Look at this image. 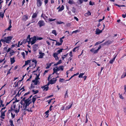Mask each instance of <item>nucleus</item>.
I'll return each instance as SVG.
<instances>
[{
	"mask_svg": "<svg viewBox=\"0 0 126 126\" xmlns=\"http://www.w3.org/2000/svg\"><path fill=\"white\" fill-rule=\"evenodd\" d=\"M26 97H24L20 102V103L24 107L27 108L28 106L32 103L31 99H26Z\"/></svg>",
	"mask_w": 126,
	"mask_h": 126,
	"instance_id": "nucleus-1",
	"label": "nucleus"
},
{
	"mask_svg": "<svg viewBox=\"0 0 126 126\" xmlns=\"http://www.w3.org/2000/svg\"><path fill=\"white\" fill-rule=\"evenodd\" d=\"M13 37L12 36H8L7 37H4V39H1L0 41L4 42L6 43H9L10 41L12 40Z\"/></svg>",
	"mask_w": 126,
	"mask_h": 126,
	"instance_id": "nucleus-2",
	"label": "nucleus"
},
{
	"mask_svg": "<svg viewBox=\"0 0 126 126\" xmlns=\"http://www.w3.org/2000/svg\"><path fill=\"white\" fill-rule=\"evenodd\" d=\"M37 37L35 36H34L32 37L31 38L32 40L31 41L30 43H31V45H32L34 44L37 41L36 39Z\"/></svg>",
	"mask_w": 126,
	"mask_h": 126,
	"instance_id": "nucleus-3",
	"label": "nucleus"
},
{
	"mask_svg": "<svg viewBox=\"0 0 126 126\" xmlns=\"http://www.w3.org/2000/svg\"><path fill=\"white\" fill-rule=\"evenodd\" d=\"M38 24L39 25L40 27L45 26V23L44 21L43 20L39 21L38 23Z\"/></svg>",
	"mask_w": 126,
	"mask_h": 126,
	"instance_id": "nucleus-4",
	"label": "nucleus"
},
{
	"mask_svg": "<svg viewBox=\"0 0 126 126\" xmlns=\"http://www.w3.org/2000/svg\"><path fill=\"white\" fill-rule=\"evenodd\" d=\"M18 110H17V109H14L13 108L12 106L10 108L11 109L10 110H11L12 111H15V112L16 113H18L19 111V109H20V105L19 104L18 105Z\"/></svg>",
	"mask_w": 126,
	"mask_h": 126,
	"instance_id": "nucleus-5",
	"label": "nucleus"
},
{
	"mask_svg": "<svg viewBox=\"0 0 126 126\" xmlns=\"http://www.w3.org/2000/svg\"><path fill=\"white\" fill-rule=\"evenodd\" d=\"M57 80V79L54 78H52V79L50 80L49 83L50 84H52L55 83Z\"/></svg>",
	"mask_w": 126,
	"mask_h": 126,
	"instance_id": "nucleus-6",
	"label": "nucleus"
},
{
	"mask_svg": "<svg viewBox=\"0 0 126 126\" xmlns=\"http://www.w3.org/2000/svg\"><path fill=\"white\" fill-rule=\"evenodd\" d=\"M2 110H0V112L1 113V115L0 117L2 118L3 119H4V117L5 116V113L6 111V110H5L4 111H2Z\"/></svg>",
	"mask_w": 126,
	"mask_h": 126,
	"instance_id": "nucleus-7",
	"label": "nucleus"
},
{
	"mask_svg": "<svg viewBox=\"0 0 126 126\" xmlns=\"http://www.w3.org/2000/svg\"><path fill=\"white\" fill-rule=\"evenodd\" d=\"M30 35H29L27 37L26 39H25L26 40V41L27 42H28L29 44L30 43L31 41V38H30Z\"/></svg>",
	"mask_w": 126,
	"mask_h": 126,
	"instance_id": "nucleus-8",
	"label": "nucleus"
},
{
	"mask_svg": "<svg viewBox=\"0 0 126 126\" xmlns=\"http://www.w3.org/2000/svg\"><path fill=\"white\" fill-rule=\"evenodd\" d=\"M103 29L101 30H100L99 29L97 28L96 29L95 32V34H99L102 32Z\"/></svg>",
	"mask_w": 126,
	"mask_h": 126,
	"instance_id": "nucleus-9",
	"label": "nucleus"
},
{
	"mask_svg": "<svg viewBox=\"0 0 126 126\" xmlns=\"http://www.w3.org/2000/svg\"><path fill=\"white\" fill-rule=\"evenodd\" d=\"M28 19V16L26 15L23 16L22 18V20L24 21H26Z\"/></svg>",
	"mask_w": 126,
	"mask_h": 126,
	"instance_id": "nucleus-10",
	"label": "nucleus"
},
{
	"mask_svg": "<svg viewBox=\"0 0 126 126\" xmlns=\"http://www.w3.org/2000/svg\"><path fill=\"white\" fill-rule=\"evenodd\" d=\"M42 4V2L41 0H37V4L38 7H39L41 6Z\"/></svg>",
	"mask_w": 126,
	"mask_h": 126,
	"instance_id": "nucleus-11",
	"label": "nucleus"
},
{
	"mask_svg": "<svg viewBox=\"0 0 126 126\" xmlns=\"http://www.w3.org/2000/svg\"><path fill=\"white\" fill-rule=\"evenodd\" d=\"M32 82L34 83H33L34 85H36L38 83L39 84L40 83V82L39 80L35 79L34 80H33L32 81Z\"/></svg>",
	"mask_w": 126,
	"mask_h": 126,
	"instance_id": "nucleus-12",
	"label": "nucleus"
},
{
	"mask_svg": "<svg viewBox=\"0 0 126 126\" xmlns=\"http://www.w3.org/2000/svg\"><path fill=\"white\" fill-rule=\"evenodd\" d=\"M64 66L63 65H61L60 66L58 67H56L57 69L58 70V71H59L60 70H61V71H63V67Z\"/></svg>",
	"mask_w": 126,
	"mask_h": 126,
	"instance_id": "nucleus-13",
	"label": "nucleus"
},
{
	"mask_svg": "<svg viewBox=\"0 0 126 126\" xmlns=\"http://www.w3.org/2000/svg\"><path fill=\"white\" fill-rule=\"evenodd\" d=\"M60 6L57 8V9H59L58 11V12H61L64 9V7L63 5L60 8Z\"/></svg>",
	"mask_w": 126,
	"mask_h": 126,
	"instance_id": "nucleus-14",
	"label": "nucleus"
},
{
	"mask_svg": "<svg viewBox=\"0 0 126 126\" xmlns=\"http://www.w3.org/2000/svg\"><path fill=\"white\" fill-rule=\"evenodd\" d=\"M38 47V45L36 44H35L33 46V50L34 51H36Z\"/></svg>",
	"mask_w": 126,
	"mask_h": 126,
	"instance_id": "nucleus-15",
	"label": "nucleus"
},
{
	"mask_svg": "<svg viewBox=\"0 0 126 126\" xmlns=\"http://www.w3.org/2000/svg\"><path fill=\"white\" fill-rule=\"evenodd\" d=\"M47 85H45L44 86H42L41 87V88L43 89V91H47L48 90L49 87L48 86H47Z\"/></svg>",
	"mask_w": 126,
	"mask_h": 126,
	"instance_id": "nucleus-16",
	"label": "nucleus"
},
{
	"mask_svg": "<svg viewBox=\"0 0 126 126\" xmlns=\"http://www.w3.org/2000/svg\"><path fill=\"white\" fill-rule=\"evenodd\" d=\"M58 53H53V56L55 58V60H58L59 59V58L57 56Z\"/></svg>",
	"mask_w": 126,
	"mask_h": 126,
	"instance_id": "nucleus-17",
	"label": "nucleus"
},
{
	"mask_svg": "<svg viewBox=\"0 0 126 126\" xmlns=\"http://www.w3.org/2000/svg\"><path fill=\"white\" fill-rule=\"evenodd\" d=\"M10 60L11 64H12L14 63L15 61L14 57L13 58H10Z\"/></svg>",
	"mask_w": 126,
	"mask_h": 126,
	"instance_id": "nucleus-18",
	"label": "nucleus"
},
{
	"mask_svg": "<svg viewBox=\"0 0 126 126\" xmlns=\"http://www.w3.org/2000/svg\"><path fill=\"white\" fill-rule=\"evenodd\" d=\"M116 56L114 57L112 59H111L109 61V63L110 64H112L116 58Z\"/></svg>",
	"mask_w": 126,
	"mask_h": 126,
	"instance_id": "nucleus-19",
	"label": "nucleus"
},
{
	"mask_svg": "<svg viewBox=\"0 0 126 126\" xmlns=\"http://www.w3.org/2000/svg\"><path fill=\"white\" fill-rule=\"evenodd\" d=\"M31 60H28L27 61H25V65H23V66L24 67L26 65H28L29 63H31Z\"/></svg>",
	"mask_w": 126,
	"mask_h": 126,
	"instance_id": "nucleus-20",
	"label": "nucleus"
},
{
	"mask_svg": "<svg viewBox=\"0 0 126 126\" xmlns=\"http://www.w3.org/2000/svg\"><path fill=\"white\" fill-rule=\"evenodd\" d=\"M91 13L89 11H88L87 13H85L84 15L85 16L87 17L88 16L91 15Z\"/></svg>",
	"mask_w": 126,
	"mask_h": 126,
	"instance_id": "nucleus-21",
	"label": "nucleus"
},
{
	"mask_svg": "<svg viewBox=\"0 0 126 126\" xmlns=\"http://www.w3.org/2000/svg\"><path fill=\"white\" fill-rule=\"evenodd\" d=\"M32 62L33 63H34L35 66L34 67H33L34 68L36 66L37 64V61L35 59H33L32 60Z\"/></svg>",
	"mask_w": 126,
	"mask_h": 126,
	"instance_id": "nucleus-22",
	"label": "nucleus"
},
{
	"mask_svg": "<svg viewBox=\"0 0 126 126\" xmlns=\"http://www.w3.org/2000/svg\"><path fill=\"white\" fill-rule=\"evenodd\" d=\"M39 53L40 55L39 56V58H42L45 54L44 53L42 52H40Z\"/></svg>",
	"mask_w": 126,
	"mask_h": 126,
	"instance_id": "nucleus-23",
	"label": "nucleus"
},
{
	"mask_svg": "<svg viewBox=\"0 0 126 126\" xmlns=\"http://www.w3.org/2000/svg\"><path fill=\"white\" fill-rule=\"evenodd\" d=\"M36 95L34 96L32 98V102L33 104H34L36 100V98H35V97Z\"/></svg>",
	"mask_w": 126,
	"mask_h": 126,
	"instance_id": "nucleus-24",
	"label": "nucleus"
},
{
	"mask_svg": "<svg viewBox=\"0 0 126 126\" xmlns=\"http://www.w3.org/2000/svg\"><path fill=\"white\" fill-rule=\"evenodd\" d=\"M125 72H124L122 75L121 77V78L122 79L124 78L126 76V70H125Z\"/></svg>",
	"mask_w": 126,
	"mask_h": 126,
	"instance_id": "nucleus-25",
	"label": "nucleus"
},
{
	"mask_svg": "<svg viewBox=\"0 0 126 126\" xmlns=\"http://www.w3.org/2000/svg\"><path fill=\"white\" fill-rule=\"evenodd\" d=\"M68 2L69 4L71 5L75 3V2L73 0H69Z\"/></svg>",
	"mask_w": 126,
	"mask_h": 126,
	"instance_id": "nucleus-26",
	"label": "nucleus"
},
{
	"mask_svg": "<svg viewBox=\"0 0 126 126\" xmlns=\"http://www.w3.org/2000/svg\"><path fill=\"white\" fill-rule=\"evenodd\" d=\"M68 97V90H67L66 91V92L65 94L64 95V98H67Z\"/></svg>",
	"mask_w": 126,
	"mask_h": 126,
	"instance_id": "nucleus-27",
	"label": "nucleus"
},
{
	"mask_svg": "<svg viewBox=\"0 0 126 126\" xmlns=\"http://www.w3.org/2000/svg\"><path fill=\"white\" fill-rule=\"evenodd\" d=\"M32 92L33 93V94H34L38 93L39 92V91L38 90L35 91L34 90H32Z\"/></svg>",
	"mask_w": 126,
	"mask_h": 126,
	"instance_id": "nucleus-28",
	"label": "nucleus"
},
{
	"mask_svg": "<svg viewBox=\"0 0 126 126\" xmlns=\"http://www.w3.org/2000/svg\"><path fill=\"white\" fill-rule=\"evenodd\" d=\"M37 15V13H33V14L32 15V18H34L36 17Z\"/></svg>",
	"mask_w": 126,
	"mask_h": 126,
	"instance_id": "nucleus-29",
	"label": "nucleus"
},
{
	"mask_svg": "<svg viewBox=\"0 0 126 126\" xmlns=\"http://www.w3.org/2000/svg\"><path fill=\"white\" fill-rule=\"evenodd\" d=\"M64 50L63 48H61L60 49L58 50L57 51V53L58 54H60V53L62 52L63 50Z\"/></svg>",
	"mask_w": 126,
	"mask_h": 126,
	"instance_id": "nucleus-30",
	"label": "nucleus"
},
{
	"mask_svg": "<svg viewBox=\"0 0 126 126\" xmlns=\"http://www.w3.org/2000/svg\"><path fill=\"white\" fill-rule=\"evenodd\" d=\"M58 70L57 69H56L55 68H53V72L52 73V74H54L55 73H56L58 71Z\"/></svg>",
	"mask_w": 126,
	"mask_h": 126,
	"instance_id": "nucleus-31",
	"label": "nucleus"
},
{
	"mask_svg": "<svg viewBox=\"0 0 126 126\" xmlns=\"http://www.w3.org/2000/svg\"><path fill=\"white\" fill-rule=\"evenodd\" d=\"M46 65L47 66L46 67V69L49 68L50 67L51 65V63H47Z\"/></svg>",
	"mask_w": 126,
	"mask_h": 126,
	"instance_id": "nucleus-32",
	"label": "nucleus"
},
{
	"mask_svg": "<svg viewBox=\"0 0 126 126\" xmlns=\"http://www.w3.org/2000/svg\"><path fill=\"white\" fill-rule=\"evenodd\" d=\"M85 2H87L88 1V0H79V1L80 3V4H82L83 2V1Z\"/></svg>",
	"mask_w": 126,
	"mask_h": 126,
	"instance_id": "nucleus-33",
	"label": "nucleus"
},
{
	"mask_svg": "<svg viewBox=\"0 0 126 126\" xmlns=\"http://www.w3.org/2000/svg\"><path fill=\"white\" fill-rule=\"evenodd\" d=\"M24 110L27 111L28 112H32L33 111L32 110H29V109H27V108H25Z\"/></svg>",
	"mask_w": 126,
	"mask_h": 126,
	"instance_id": "nucleus-34",
	"label": "nucleus"
},
{
	"mask_svg": "<svg viewBox=\"0 0 126 126\" xmlns=\"http://www.w3.org/2000/svg\"><path fill=\"white\" fill-rule=\"evenodd\" d=\"M84 74V73H80V74L79 75L78 77L79 78H83V75Z\"/></svg>",
	"mask_w": 126,
	"mask_h": 126,
	"instance_id": "nucleus-35",
	"label": "nucleus"
},
{
	"mask_svg": "<svg viewBox=\"0 0 126 126\" xmlns=\"http://www.w3.org/2000/svg\"><path fill=\"white\" fill-rule=\"evenodd\" d=\"M79 47V46H77V47H74L73 49V50H72L73 51V52H75L76 50H78V49L77 50H76V49L77 48H78Z\"/></svg>",
	"mask_w": 126,
	"mask_h": 126,
	"instance_id": "nucleus-36",
	"label": "nucleus"
},
{
	"mask_svg": "<svg viewBox=\"0 0 126 126\" xmlns=\"http://www.w3.org/2000/svg\"><path fill=\"white\" fill-rule=\"evenodd\" d=\"M72 103L70 105H68L66 107V109L67 110H68L70 108L72 107Z\"/></svg>",
	"mask_w": 126,
	"mask_h": 126,
	"instance_id": "nucleus-37",
	"label": "nucleus"
},
{
	"mask_svg": "<svg viewBox=\"0 0 126 126\" xmlns=\"http://www.w3.org/2000/svg\"><path fill=\"white\" fill-rule=\"evenodd\" d=\"M72 11L74 13H75L76 11V8L75 7H72Z\"/></svg>",
	"mask_w": 126,
	"mask_h": 126,
	"instance_id": "nucleus-38",
	"label": "nucleus"
},
{
	"mask_svg": "<svg viewBox=\"0 0 126 126\" xmlns=\"http://www.w3.org/2000/svg\"><path fill=\"white\" fill-rule=\"evenodd\" d=\"M104 40H104L102 42H100V41H99L98 42H96L95 44V45L96 46V45H98L99 44L102 43L103 42H104Z\"/></svg>",
	"mask_w": 126,
	"mask_h": 126,
	"instance_id": "nucleus-39",
	"label": "nucleus"
},
{
	"mask_svg": "<svg viewBox=\"0 0 126 126\" xmlns=\"http://www.w3.org/2000/svg\"><path fill=\"white\" fill-rule=\"evenodd\" d=\"M52 33L54 34L55 36L57 35L56 31L55 30H53L52 31Z\"/></svg>",
	"mask_w": 126,
	"mask_h": 126,
	"instance_id": "nucleus-40",
	"label": "nucleus"
},
{
	"mask_svg": "<svg viewBox=\"0 0 126 126\" xmlns=\"http://www.w3.org/2000/svg\"><path fill=\"white\" fill-rule=\"evenodd\" d=\"M56 23L58 24H64V23L63 22H61L60 21H57L56 22Z\"/></svg>",
	"mask_w": 126,
	"mask_h": 126,
	"instance_id": "nucleus-41",
	"label": "nucleus"
},
{
	"mask_svg": "<svg viewBox=\"0 0 126 126\" xmlns=\"http://www.w3.org/2000/svg\"><path fill=\"white\" fill-rule=\"evenodd\" d=\"M9 122L10 123L11 126H14L13 124V121L12 120H10Z\"/></svg>",
	"mask_w": 126,
	"mask_h": 126,
	"instance_id": "nucleus-42",
	"label": "nucleus"
},
{
	"mask_svg": "<svg viewBox=\"0 0 126 126\" xmlns=\"http://www.w3.org/2000/svg\"><path fill=\"white\" fill-rule=\"evenodd\" d=\"M19 92H20V91H19L18 92V93L17 94H16L15 96V97H16L17 96H19L21 94V93H22V92H21L19 94Z\"/></svg>",
	"mask_w": 126,
	"mask_h": 126,
	"instance_id": "nucleus-43",
	"label": "nucleus"
},
{
	"mask_svg": "<svg viewBox=\"0 0 126 126\" xmlns=\"http://www.w3.org/2000/svg\"><path fill=\"white\" fill-rule=\"evenodd\" d=\"M21 55L23 56V58L24 59L25 58V53L24 52H22L21 53Z\"/></svg>",
	"mask_w": 126,
	"mask_h": 126,
	"instance_id": "nucleus-44",
	"label": "nucleus"
},
{
	"mask_svg": "<svg viewBox=\"0 0 126 126\" xmlns=\"http://www.w3.org/2000/svg\"><path fill=\"white\" fill-rule=\"evenodd\" d=\"M62 45V44L61 43L57 42H56V44H55V45L56 46H60L61 45Z\"/></svg>",
	"mask_w": 126,
	"mask_h": 126,
	"instance_id": "nucleus-45",
	"label": "nucleus"
},
{
	"mask_svg": "<svg viewBox=\"0 0 126 126\" xmlns=\"http://www.w3.org/2000/svg\"><path fill=\"white\" fill-rule=\"evenodd\" d=\"M11 116L12 118L13 119L15 118V114H13L12 112H11Z\"/></svg>",
	"mask_w": 126,
	"mask_h": 126,
	"instance_id": "nucleus-46",
	"label": "nucleus"
},
{
	"mask_svg": "<svg viewBox=\"0 0 126 126\" xmlns=\"http://www.w3.org/2000/svg\"><path fill=\"white\" fill-rule=\"evenodd\" d=\"M37 40H41L43 39V38L41 37H38V36L36 38Z\"/></svg>",
	"mask_w": 126,
	"mask_h": 126,
	"instance_id": "nucleus-47",
	"label": "nucleus"
},
{
	"mask_svg": "<svg viewBox=\"0 0 126 126\" xmlns=\"http://www.w3.org/2000/svg\"><path fill=\"white\" fill-rule=\"evenodd\" d=\"M35 85H34L32 83H31V87L32 89H34L35 88Z\"/></svg>",
	"mask_w": 126,
	"mask_h": 126,
	"instance_id": "nucleus-48",
	"label": "nucleus"
},
{
	"mask_svg": "<svg viewBox=\"0 0 126 126\" xmlns=\"http://www.w3.org/2000/svg\"><path fill=\"white\" fill-rule=\"evenodd\" d=\"M4 16L3 13H2L1 12H0V16H1L2 18H3Z\"/></svg>",
	"mask_w": 126,
	"mask_h": 126,
	"instance_id": "nucleus-49",
	"label": "nucleus"
},
{
	"mask_svg": "<svg viewBox=\"0 0 126 126\" xmlns=\"http://www.w3.org/2000/svg\"><path fill=\"white\" fill-rule=\"evenodd\" d=\"M55 19H52V18H49L48 19L49 21H55L56 20Z\"/></svg>",
	"mask_w": 126,
	"mask_h": 126,
	"instance_id": "nucleus-50",
	"label": "nucleus"
},
{
	"mask_svg": "<svg viewBox=\"0 0 126 126\" xmlns=\"http://www.w3.org/2000/svg\"><path fill=\"white\" fill-rule=\"evenodd\" d=\"M64 80V79H61L60 78L59 79V82H63V81Z\"/></svg>",
	"mask_w": 126,
	"mask_h": 126,
	"instance_id": "nucleus-51",
	"label": "nucleus"
},
{
	"mask_svg": "<svg viewBox=\"0 0 126 126\" xmlns=\"http://www.w3.org/2000/svg\"><path fill=\"white\" fill-rule=\"evenodd\" d=\"M18 82H19V81L17 83H16V82L14 83V84H15V87H16L18 86Z\"/></svg>",
	"mask_w": 126,
	"mask_h": 126,
	"instance_id": "nucleus-52",
	"label": "nucleus"
},
{
	"mask_svg": "<svg viewBox=\"0 0 126 126\" xmlns=\"http://www.w3.org/2000/svg\"><path fill=\"white\" fill-rule=\"evenodd\" d=\"M39 75L37 76L35 78V79L36 80H38V79H39L40 78H39Z\"/></svg>",
	"mask_w": 126,
	"mask_h": 126,
	"instance_id": "nucleus-53",
	"label": "nucleus"
},
{
	"mask_svg": "<svg viewBox=\"0 0 126 126\" xmlns=\"http://www.w3.org/2000/svg\"><path fill=\"white\" fill-rule=\"evenodd\" d=\"M23 90L22 92L23 91H25V89H24V87L23 86L20 90H19L20 91L21 90Z\"/></svg>",
	"mask_w": 126,
	"mask_h": 126,
	"instance_id": "nucleus-54",
	"label": "nucleus"
},
{
	"mask_svg": "<svg viewBox=\"0 0 126 126\" xmlns=\"http://www.w3.org/2000/svg\"><path fill=\"white\" fill-rule=\"evenodd\" d=\"M8 48V46H6L5 47H4L3 48V50L4 51H7V49Z\"/></svg>",
	"mask_w": 126,
	"mask_h": 126,
	"instance_id": "nucleus-55",
	"label": "nucleus"
},
{
	"mask_svg": "<svg viewBox=\"0 0 126 126\" xmlns=\"http://www.w3.org/2000/svg\"><path fill=\"white\" fill-rule=\"evenodd\" d=\"M75 76H74V75L71 76V77L70 78V79H68V80H65V81H67L71 79L72 78L74 77Z\"/></svg>",
	"mask_w": 126,
	"mask_h": 126,
	"instance_id": "nucleus-56",
	"label": "nucleus"
},
{
	"mask_svg": "<svg viewBox=\"0 0 126 126\" xmlns=\"http://www.w3.org/2000/svg\"><path fill=\"white\" fill-rule=\"evenodd\" d=\"M27 42L26 40L25 39H24L22 41V43H23L24 44H25Z\"/></svg>",
	"mask_w": 126,
	"mask_h": 126,
	"instance_id": "nucleus-57",
	"label": "nucleus"
},
{
	"mask_svg": "<svg viewBox=\"0 0 126 126\" xmlns=\"http://www.w3.org/2000/svg\"><path fill=\"white\" fill-rule=\"evenodd\" d=\"M11 68L9 70H8V72H7V75H8V74H9L11 73L10 70H11Z\"/></svg>",
	"mask_w": 126,
	"mask_h": 126,
	"instance_id": "nucleus-58",
	"label": "nucleus"
},
{
	"mask_svg": "<svg viewBox=\"0 0 126 126\" xmlns=\"http://www.w3.org/2000/svg\"><path fill=\"white\" fill-rule=\"evenodd\" d=\"M93 4L91 1H90L89 2V5H93L94 4V2H93Z\"/></svg>",
	"mask_w": 126,
	"mask_h": 126,
	"instance_id": "nucleus-59",
	"label": "nucleus"
},
{
	"mask_svg": "<svg viewBox=\"0 0 126 126\" xmlns=\"http://www.w3.org/2000/svg\"><path fill=\"white\" fill-rule=\"evenodd\" d=\"M98 50L97 49L96 50H95L94 51V53H97L98 52Z\"/></svg>",
	"mask_w": 126,
	"mask_h": 126,
	"instance_id": "nucleus-60",
	"label": "nucleus"
},
{
	"mask_svg": "<svg viewBox=\"0 0 126 126\" xmlns=\"http://www.w3.org/2000/svg\"><path fill=\"white\" fill-rule=\"evenodd\" d=\"M49 110H48L47 111H46L45 112V114L46 115L49 114L48 113H49Z\"/></svg>",
	"mask_w": 126,
	"mask_h": 126,
	"instance_id": "nucleus-61",
	"label": "nucleus"
},
{
	"mask_svg": "<svg viewBox=\"0 0 126 126\" xmlns=\"http://www.w3.org/2000/svg\"><path fill=\"white\" fill-rule=\"evenodd\" d=\"M122 16L123 18H125L126 17V13L125 14H122Z\"/></svg>",
	"mask_w": 126,
	"mask_h": 126,
	"instance_id": "nucleus-62",
	"label": "nucleus"
},
{
	"mask_svg": "<svg viewBox=\"0 0 126 126\" xmlns=\"http://www.w3.org/2000/svg\"><path fill=\"white\" fill-rule=\"evenodd\" d=\"M57 63L58 64H60L62 63V60H59Z\"/></svg>",
	"mask_w": 126,
	"mask_h": 126,
	"instance_id": "nucleus-63",
	"label": "nucleus"
},
{
	"mask_svg": "<svg viewBox=\"0 0 126 126\" xmlns=\"http://www.w3.org/2000/svg\"><path fill=\"white\" fill-rule=\"evenodd\" d=\"M124 111L125 114H126V108H125L124 109Z\"/></svg>",
	"mask_w": 126,
	"mask_h": 126,
	"instance_id": "nucleus-64",
	"label": "nucleus"
}]
</instances>
